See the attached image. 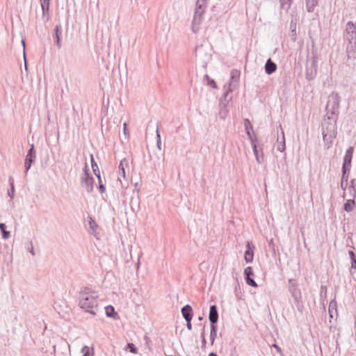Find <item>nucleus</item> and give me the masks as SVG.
I'll list each match as a JSON object with an SVG mask.
<instances>
[{
  "instance_id": "b1692460",
  "label": "nucleus",
  "mask_w": 356,
  "mask_h": 356,
  "mask_svg": "<svg viewBox=\"0 0 356 356\" xmlns=\"http://www.w3.org/2000/svg\"><path fill=\"white\" fill-rule=\"evenodd\" d=\"M201 338H202V348H204L206 346V339L204 337V330L203 329L202 333H201Z\"/></svg>"
},
{
  "instance_id": "f257e3e1",
  "label": "nucleus",
  "mask_w": 356,
  "mask_h": 356,
  "mask_svg": "<svg viewBox=\"0 0 356 356\" xmlns=\"http://www.w3.org/2000/svg\"><path fill=\"white\" fill-rule=\"evenodd\" d=\"M79 306L85 312L95 316L98 311V294L89 288L80 292Z\"/></svg>"
},
{
  "instance_id": "9b49d317",
  "label": "nucleus",
  "mask_w": 356,
  "mask_h": 356,
  "mask_svg": "<svg viewBox=\"0 0 356 356\" xmlns=\"http://www.w3.org/2000/svg\"><path fill=\"white\" fill-rule=\"evenodd\" d=\"M104 309L107 317H112L113 318H116L115 316H118V314L115 312V309L113 306L108 305L105 307Z\"/></svg>"
},
{
  "instance_id": "72a5a7b5",
  "label": "nucleus",
  "mask_w": 356,
  "mask_h": 356,
  "mask_svg": "<svg viewBox=\"0 0 356 356\" xmlns=\"http://www.w3.org/2000/svg\"><path fill=\"white\" fill-rule=\"evenodd\" d=\"M198 320H199V321H202V316H200V317L198 318Z\"/></svg>"
},
{
  "instance_id": "4be33fe9",
  "label": "nucleus",
  "mask_w": 356,
  "mask_h": 356,
  "mask_svg": "<svg viewBox=\"0 0 356 356\" xmlns=\"http://www.w3.org/2000/svg\"><path fill=\"white\" fill-rule=\"evenodd\" d=\"M82 356H90V348L88 346H84L81 348Z\"/></svg>"
},
{
  "instance_id": "4468645a",
  "label": "nucleus",
  "mask_w": 356,
  "mask_h": 356,
  "mask_svg": "<svg viewBox=\"0 0 356 356\" xmlns=\"http://www.w3.org/2000/svg\"><path fill=\"white\" fill-rule=\"evenodd\" d=\"M35 157V154H27L25 159V168L26 170L28 171L31 165L33 159Z\"/></svg>"
},
{
  "instance_id": "ddd939ff",
  "label": "nucleus",
  "mask_w": 356,
  "mask_h": 356,
  "mask_svg": "<svg viewBox=\"0 0 356 356\" xmlns=\"http://www.w3.org/2000/svg\"><path fill=\"white\" fill-rule=\"evenodd\" d=\"M346 31L352 34V38H356V26L351 22H349L346 24Z\"/></svg>"
},
{
  "instance_id": "5701e85b",
  "label": "nucleus",
  "mask_w": 356,
  "mask_h": 356,
  "mask_svg": "<svg viewBox=\"0 0 356 356\" xmlns=\"http://www.w3.org/2000/svg\"><path fill=\"white\" fill-rule=\"evenodd\" d=\"M327 293V288L325 286H321L320 296L321 298H325Z\"/></svg>"
},
{
  "instance_id": "9d476101",
  "label": "nucleus",
  "mask_w": 356,
  "mask_h": 356,
  "mask_svg": "<svg viewBox=\"0 0 356 356\" xmlns=\"http://www.w3.org/2000/svg\"><path fill=\"white\" fill-rule=\"evenodd\" d=\"M44 15H48L50 0H40Z\"/></svg>"
},
{
  "instance_id": "f03ea898",
  "label": "nucleus",
  "mask_w": 356,
  "mask_h": 356,
  "mask_svg": "<svg viewBox=\"0 0 356 356\" xmlns=\"http://www.w3.org/2000/svg\"><path fill=\"white\" fill-rule=\"evenodd\" d=\"M289 290L291 294V296L294 299L295 304L298 305L301 301L302 293L298 287V284L296 280H289Z\"/></svg>"
},
{
  "instance_id": "cd10ccee",
  "label": "nucleus",
  "mask_w": 356,
  "mask_h": 356,
  "mask_svg": "<svg viewBox=\"0 0 356 356\" xmlns=\"http://www.w3.org/2000/svg\"><path fill=\"white\" fill-rule=\"evenodd\" d=\"M273 347L275 348L278 353H282L281 348L277 344H275V343L273 344Z\"/></svg>"
},
{
  "instance_id": "dca6fc26",
  "label": "nucleus",
  "mask_w": 356,
  "mask_h": 356,
  "mask_svg": "<svg viewBox=\"0 0 356 356\" xmlns=\"http://www.w3.org/2000/svg\"><path fill=\"white\" fill-rule=\"evenodd\" d=\"M84 183L89 186L90 188L92 187L93 184V178L90 177L89 174L86 170H85L84 177H83Z\"/></svg>"
},
{
  "instance_id": "aec40b11",
  "label": "nucleus",
  "mask_w": 356,
  "mask_h": 356,
  "mask_svg": "<svg viewBox=\"0 0 356 356\" xmlns=\"http://www.w3.org/2000/svg\"><path fill=\"white\" fill-rule=\"evenodd\" d=\"M291 3V0H281V4L282 8L289 9Z\"/></svg>"
},
{
  "instance_id": "2f4dec72",
  "label": "nucleus",
  "mask_w": 356,
  "mask_h": 356,
  "mask_svg": "<svg viewBox=\"0 0 356 356\" xmlns=\"http://www.w3.org/2000/svg\"><path fill=\"white\" fill-rule=\"evenodd\" d=\"M209 356H218V355L216 353H210L209 354Z\"/></svg>"
},
{
  "instance_id": "2eb2a0df",
  "label": "nucleus",
  "mask_w": 356,
  "mask_h": 356,
  "mask_svg": "<svg viewBox=\"0 0 356 356\" xmlns=\"http://www.w3.org/2000/svg\"><path fill=\"white\" fill-rule=\"evenodd\" d=\"M353 152V147H350L346 152V154L344 158L343 167L344 170H345L346 163H348L349 164L350 163Z\"/></svg>"
},
{
  "instance_id": "423d86ee",
  "label": "nucleus",
  "mask_w": 356,
  "mask_h": 356,
  "mask_svg": "<svg viewBox=\"0 0 356 356\" xmlns=\"http://www.w3.org/2000/svg\"><path fill=\"white\" fill-rule=\"evenodd\" d=\"M192 312H193L192 308L189 305H186L182 307L181 314L186 321L192 319V317H193Z\"/></svg>"
},
{
  "instance_id": "393cba45",
  "label": "nucleus",
  "mask_w": 356,
  "mask_h": 356,
  "mask_svg": "<svg viewBox=\"0 0 356 356\" xmlns=\"http://www.w3.org/2000/svg\"><path fill=\"white\" fill-rule=\"evenodd\" d=\"M90 159H91L92 167L93 168L94 172H95V168H98V166L96 164V163L95 162V160H94V158H93L92 155L90 156Z\"/></svg>"
},
{
  "instance_id": "c85d7f7f",
  "label": "nucleus",
  "mask_w": 356,
  "mask_h": 356,
  "mask_svg": "<svg viewBox=\"0 0 356 356\" xmlns=\"http://www.w3.org/2000/svg\"><path fill=\"white\" fill-rule=\"evenodd\" d=\"M124 133L125 135H128L127 124L126 122L124 123Z\"/></svg>"
},
{
  "instance_id": "39448f33",
  "label": "nucleus",
  "mask_w": 356,
  "mask_h": 356,
  "mask_svg": "<svg viewBox=\"0 0 356 356\" xmlns=\"http://www.w3.org/2000/svg\"><path fill=\"white\" fill-rule=\"evenodd\" d=\"M209 319L211 325H216L218 319V314L216 305H211L209 309Z\"/></svg>"
},
{
  "instance_id": "7c9ffc66",
  "label": "nucleus",
  "mask_w": 356,
  "mask_h": 356,
  "mask_svg": "<svg viewBox=\"0 0 356 356\" xmlns=\"http://www.w3.org/2000/svg\"><path fill=\"white\" fill-rule=\"evenodd\" d=\"M99 188H100V191L102 193H103L104 191L105 188L102 185H100Z\"/></svg>"
},
{
  "instance_id": "1a4fd4ad",
  "label": "nucleus",
  "mask_w": 356,
  "mask_h": 356,
  "mask_svg": "<svg viewBox=\"0 0 356 356\" xmlns=\"http://www.w3.org/2000/svg\"><path fill=\"white\" fill-rule=\"evenodd\" d=\"M60 35H61L60 26L57 25L55 28V40H56V44L58 48L61 47Z\"/></svg>"
},
{
  "instance_id": "412c9836",
  "label": "nucleus",
  "mask_w": 356,
  "mask_h": 356,
  "mask_svg": "<svg viewBox=\"0 0 356 356\" xmlns=\"http://www.w3.org/2000/svg\"><path fill=\"white\" fill-rule=\"evenodd\" d=\"M127 346L129 349V351L132 353H138V349L136 347V346L132 343H127Z\"/></svg>"
},
{
  "instance_id": "a211bd4d",
  "label": "nucleus",
  "mask_w": 356,
  "mask_h": 356,
  "mask_svg": "<svg viewBox=\"0 0 356 356\" xmlns=\"http://www.w3.org/2000/svg\"><path fill=\"white\" fill-rule=\"evenodd\" d=\"M128 166V161L126 159H123L120 161L119 165L120 172L122 173V177H125V167Z\"/></svg>"
},
{
  "instance_id": "0eeeda50",
  "label": "nucleus",
  "mask_w": 356,
  "mask_h": 356,
  "mask_svg": "<svg viewBox=\"0 0 356 356\" xmlns=\"http://www.w3.org/2000/svg\"><path fill=\"white\" fill-rule=\"evenodd\" d=\"M328 312L331 318L337 315V303L335 300H332L330 302Z\"/></svg>"
},
{
  "instance_id": "6ab92c4d",
  "label": "nucleus",
  "mask_w": 356,
  "mask_h": 356,
  "mask_svg": "<svg viewBox=\"0 0 356 356\" xmlns=\"http://www.w3.org/2000/svg\"><path fill=\"white\" fill-rule=\"evenodd\" d=\"M6 225L3 223H0V229L3 234V238L6 239L10 236V232H7L5 229Z\"/></svg>"
},
{
  "instance_id": "a878e982",
  "label": "nucleus",
  "mask_w": 356,
  "mask_h": 356,
  "mask_svg": "<svg viewBox=\"0 0 356 356\" xmlns=\"http://www.w3.org/2000/svg\"><path fill=\"white\" fill-rule=\"evenodd\" d=\"M245 126L248 134H250V132L248 131V126H250V122L247 119L245 120Z\"/></svg>"
},
{
  "instance_id": "7ed1b4c3",
  "label": "nucleus",
  "mask_w": 356,
  "mask_h": 356,
  "mask_svg": "<svg viewBox=\"0 0 356 356\" xmlns=\"http://www.w3.org/2000/svg\"><path fill=\"white\" fill-rule=\"evenodd\" d=\"M244 275L245 283L248 285L254 288L257 287V284L254 280L256 279V275L254 271V268H245Z\"/></svg>"
},
{
  "instance_id": "6e6552de",
  "label": "nucleus",
  "mask_w": 356,
  "mask_h": 356,
  "mask_svg": "<svg viewBox=\"0 0 356 356\" xmlns=\"http://www.w3.org/2000/svg\"><path fill=\"white\" fill-rule=\"evenodd\" d=\"M276 65L274 63H273L270 59H268L265 66L266 73L270 74L274 72L276 70Z\"/></svg>"
},
{
  "instance_id": "473e14b6",
  "label": "nucleus",
  "mask_w": 356,
  "mask_h": 356,
  "mask_svg": "<svg viewBox=\"0 0 356 356\" xmlns=\"http://www.w3.org/2000/svg\"><path fill=\"white\" fill-rule=\"evenodd\" d=\"M350 256H351L352 257L354 256V254H353V252H350Z\"/></svg>"
},
{
  "instance_id": "f3484780",
  "label": "nucleus",
  "mask_w": 356,
  "mask_h": 356,
  "mask_svg": "<svg viewBox=\"0 0 356 356\" xmlns=\"http://www.w3.org/2000/svg\"><path fill=\"white\" fill-rule=\"evenodd\" d=\"M217 335V327L216 325H211V331H210V340L211 344L213 343Z\"/></svg>"
},
{
  "instance_id": "c756f323",
  "label": "nucleus",
  "mask_w": 356,
  "mask_h": 356,
  "mask_svg": "<svg viewBox=\"0 0 356 356\" xmlns=\"http://www.w3.org/2000/svg\"><path fill=\"white\" fill-rule=\"evenodd\" d=\"M28 154H35V153L33 152V145H31V147Z\"/></svg>"
},
{
  "instance_id": "bb28decb",
  "label": "nucleus",
  "mask_w": 356,
  "mask_h": 356,
  "mask_svg": "<svg viewBox=\"0 0 356 356\" xmlns=\"http://www.w3.org/2000/svg\"><path fill=\"white\" fill-rule=\"evenodd\" d=\"M186 327L188 330H192L191 320H186Z\"/></svg>"
},
{
  "instance_id": "20e7f679",
  "label": "nucleus",
  "mask_w": 356,
  "mask_h": 356,
  "mask_svg": "<svg viewBox=\"0 0 356 356\" xmlns=\"http://www.w3.org/2000/svg\"><path fill=\"white\" fill-rule=\"evenodd\" d=\"M254 246L252 243L248 242L246 245V250L245 252V259L247 262H252L254 256Z\"/></svg>"
},
{
  "instance_id": "f8f14e48",
  "label": "nucleus",
  "mask_w": 356,
  "mask_h": 356,
  "mask_svg": "<svg viewBox=\"0 0 356 356\" xmlns=\"http://www.w3.org/2000/svg\"><path fill=\"white\" fill-rule=\"evenodd\" d=\"M355 207V202L353 200H348L344 204V210L347 212L352 211Z\"/></svg>"
}]
</instances>
